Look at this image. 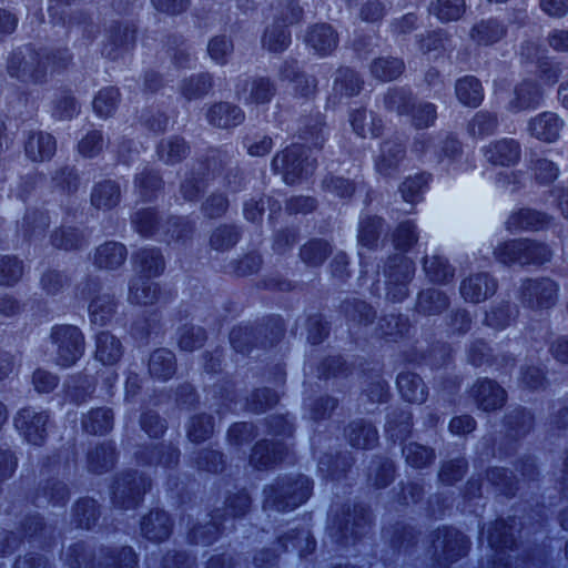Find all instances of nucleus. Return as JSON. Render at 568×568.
<instances>
[{
    "instance_id": "obj_25",
    "label": "nucleus",
    "mask_w": 568,
    "mask_h": 568,
    "mask_svg": "<svg viewBox=\"0 0 568 568\" xmlns=\"http://www.w3.org/2000/svg\"><path fill=\"white\" fill-rule=\"evenodd\" d=\"M449 304V297L445 292L428 287L418 293L415 310L424 316H435L447 310Z\"/></svg>"
},
{
    "instance_id": "obj_62",
    "label": "nucleus",
    "mask_w": 568,
    "mask_h": 568,
    "mask_svg": "<svg viewBox=\"0 0 568 568\" xmlns=\"http://www.w3.org/2000/svg\"><path fill=\"white\" fill-rule=\"evenodd\" d=\"M24 273V265L17 256L0 258V284L11 286L18 283Z\"/></svg>"
},
{
    "instance_id": "obj_20",
    "label": "nucleus",
    "mask_w": 568,
    "mask_h": 568,
    "mask_svg": "<svg viewBox=\"0 0 568 568\" xmlns=\"http://www.w3.org/2000/svg\"><path fill=\"white\" fill-rule=\"evenodd\" d=\"M141 531L146 539L161 542L170 537L172 521L165 511L152 510L142 518Z\"/></svg>"
},
{
    "instance_id": "obj_54",
    "label": "nucleus",
    "mask_w": 568,
    "mask_h": 568,
    "mask_svg": "<svg viewBox=\"0 0 568 568\" xmlns=\"http://www.w3.org/2000/svg\"><path fill=\"white\" fill-rule=\"evenodd\" d=\"M408 331V320L403 315L388 314L383 316L377 324V332L381 336L390 339L402 337Z\"/></svg>"
},
{
    "instance_id": "obj_40",
    "label": "nucleus",
    "mask_w": 568,
    "mask_h": 568,
    "mask_svg": "<svg viewBox=\"0 0 568 568\" xmlns=\"http://www.w3.org/2000/svg\"><path fill=\"white\" fill-rule=\"evenodd\" d=\"M190 148L180 136L163 139L156 146V155L165 164L181 162L189 154Z\"/></svg>"
},
{
    "instance_id": "obj_8",
    "label": "nucleus",
    "mask_w": 568,
    "mask_h": 568,
    "mask_svg": "<svg viewBox=\"0 0 568 568\" xmlns=\"http://www.w3.org/2000/svg\"><path fill=\"white\" fill-rule=\"evenodd\" d=\"M79 294L83 298H91L89 304V315L93 324L106 325L113 317L116 303L113 295L109 293H99L100 283L97 280L88 278L78 287Z\"/></svg>"
},
{
    "instance_id": "obj_61",
    "label": "nucleus",
    "mask_w": 568,
    "mask_h": 568,
    "mask_svg": "<svg viewBox=\"0 0 568 568\" xmlns=\"http://www.w3.org/2000/svg\"><path fill=\"white\" fill-rule=\"evenodd\" d=\"M429 174L419 173L407 178L400 185L399 192L405 202L416 203L420 201L424 190L427 187Z\"/></svg>"
},
{
    "instance_id": "obj_42",
    "label": "nucleus",
    "mask_w": 568,
    "mask_h": 568,
    "mask_svg": "<svg viewBox=\"0 0 568 568\" xmlns=\"http://www.w3.org/2000/svg\"><path fill=\"white\" fill-rule=\"evenodd\" d=\"M423 267L427 277L434 283L446 284L452 281L455 275V270L448 261L437 254L425 256Z\"/></svg>"
},
{
    "instance_id": "obj_27",
    "label": "nucleus",
    "mask_w": 568,
    "mask_h": 568,
    "mask_svg": "<svg viewBox=\"0 0 568 568\" xmlns=\"http://www.w3.org/2000/svg\"><path fill=\"white\" fill-rule=\"evenodd\" d=\"M405 145L398 141H386L382 144L381 154L375 160V168L379 174L393 175L405 156Z\"/></svg>"
},
{
    "instance_id": "obj_29",
    "label": "nucleus",
    "mask_w": 568,
    "mask_h": 568,
    "mask_svg": "<svg viewBox=\"0 0 568 568\" xmlns=\"http://www.w3.org/2000/svg\"><path fill=\"white\" fill-rule=\"evenodd\" d=\"M123 355L121 341L110 332H101L95 337L94 357L103 365L116 364Z\"/></svg>"
},
{
    "instance_id": "obj_41",
    "label": "nucleus",
    "mask_w": 568,
    "mask_h": 568,
    "mask_svg": "<svg viewBox=\"0 0 568 568\" xmlns=\"http://www.w3.org/2000/svg\"><path fill=\"white\" fill-rule=\"evenodd\" d=\"M205 168L202 163L194 165L180 185V194L185 201H196L206 187Z\"/></svg>"
},
{
    "instance_id": "obj_24",
    "label": "nucleus",
    "mask_w": 568,
    "mask_h": 568,
    "mask_svg": "<svg viewBox=\"0 0 568 568\" xmlns=\"http://www.w3.org/2000/svg\"><path fill=\"white\" fill-rule=\"evenodd\" d=\"M135 42V29L131 26H114L110 29L108 43L103 53L110 59H118L122 52L129 51Z\"/></svg>"
},
{
    "instance_id": "obj_30",
    "label": "nucleus",
    "mask_w": 568,
    "mask_h": 568,
    "mask_svg": "<svg viewBox=\"0 0 568 568\" xmlns=\"http://www.w3.org/2000/svg\"><path fill=\"white\" fill-rule=\"evenodd\" d=\"M151 277L138 274L129 286L128 300L131 304L151 305L158 301L159 286L150 281Z\"/></svg>"
},
{
    "instance_id": "obj_36",
    "label": "nucleus",
    "mask_w": 568,
    "mask_h": 568,
    "mask_svg": "<svg viewBox=\"0 0 568 568\" xmlns=\"http://www.w3.org/2000/svg\"><path fill=\"white\" fill-rule=\"evenodd\" d=\"M351 124L354 132L362 138H377L384 128L382 119L365 109L352 113Z\"/></svg>"
},
{
    "instance_id": "obj_13",
    "label": "nucleus",
    "mask_w": 568,
    "mask_h": 568,
    "mask_svg": "<svg viewBox=\"0 0 568 568\" xmlns=\"http://www.w3.org/2000/svg\"><path fill=\"white\" fill-rule=\"evenodd\" d=\"M481 152L486 161L493 165L514 166L521 158V145L515 139L503 138L483 146Z\"/></svg>"
},
{
    "instance_id": "obj_9",
    "label": "nucleus",
    "mask_w": 568,
    "mask_h": 568,
    "mask_svg": "<svg viewBox=\"0 0 568 568\" xmlns=\"http://www.w3.org/2000/svg\"><path fill=\"white\" fill-rule=\"evenodd\" d=\"M150 485L149 479L138 471L122 474L113 487V504L122 509L136 507Z\"/></svg>"
},
{
    "instance_id": "obj_60",
    "label": "nucleus",
    "mask_w": 568,
    "mask_h": 568,
    "mask_svg": "<svg viewBox=\"0 0 568 568\" xmlns=\"http://www.w3.org/2000/svg\"><path fill=\"white\" fill-rule=\"evenodd\" d=\"M383 220L377 216H365L359 222L358 243L367 248H373L379 237Z\"/></svg>"
},
{
    "instance_id": "obj_46",
    "label": "nucleus",
    "mask_w": 568,
    "mask_h": 568,
    "mask_svg": "<svg viewBox=\"0 0 568 568\" xmlns=\"http://www.w3.org/2000/svg\"><path fill=\"white\" fill-rule=\"evenodd\" d=\"M212 87V75L210 73H199L183 80L180 85V91L186 100L191 101L206 95Z\"/></svg>"
},
{
    "instance_id": "obj_56",
    "label": "nucleus",
    "mask_w": 568,
    "mask_h": 568,
    "mask_svg": "<svg viewBox=\"0 0 568 568\" xmlns=\"http://www.w3.org/2000/svg\"><path fill=\"white\" fill-rule=\"evenodd\" d=\"M430 11L440 21H456L465 13L466 3L465 0H436L432 3Z\"/></svg>"
},
{
    "instance_id": "obj_6",
    "label": "nucleus",
    "mask_w": 568,
    "mask_h": 568,
    "mask_svg": "<svg viewBox=\"0 0 568 568\" xmlns=\"http://www.w3.org/2000/svg\"><path fill=\"white\" fill-rule=\"evenodd\" d=\"M384 273L387 297L394 302H402L408 295V283L415 273L414 262L402 254H394L388 258Z\"/></svg>"
},
{
    "instance_id": "obj_38",
    "label": "nucleus",
    "mask_w": 568,
    "mask_h": 568,
    "mask_svg": "<svg viewBox=\"0 0 568 568\" xmlns=\"http://www.w3.org/2000/svg\"><path fill=\"white\" fill-rule=\"evenodd\" d=\"M410 152L419 160L427 163H440L439 139L435 135L422 133L414 138Z\"/></svg>"
},
{
    "instance_id": "obj_43",
    "label": "nucleus",
    "mask_w": 568,
    "mask_h": 568,
    "mask_svg": "<svg viewBox=\"0 0 568 568\" xmlns=\"http://www.w3.org/2000/svg\"><path fill=\"white\" fill-rule=\"evenodd\" d=\"M291 43V33L287 30V24L280 23L278 21L270 24L262 37V45L270 52H282L288 48Z\"/></svg>"
},
{
    "instance_id": "obj_22",
    "label": "nucleus",
    "mask_w": 568,
    "mask_h": 568,
    "mask_svg": "<svg viewBox=\"0 0 568 568\" xmlns=\"http://www.w3.org/2000/svg\"><path fill=\"white\" fill-rule=\"evenodd\" d=\"M126 256L128 251L122 243L110 241L97 247L93 264L100 270L113 271L124 264Z\"/></svg>"
},
{
    "instance_id": "obj_28",
    "label": "nucleus",
    "mask_w": 568,
    "mask_h": 568,
    "mask_svg": "<svg viewBox=\"0 0 568 568\" xmlns=\"http://www.w3.org/2000/svg\"><path fill=\"white\" fill-rule=\"evenodd\" d=\"M286 447L282 443L258 442L251 454L250 463L254 468H268L284 458Z\"/></svg>"
},
{
    "instance_id": "obj_17",
    "label": "nucleus",
    "mask_w": 568,
    "mask_h": 568,
    "mask_svg": "<svg viewBox=\"0 0 568 568\" xmlns=\"http://www.w3.org/2000/svg\"><path fill=\"white\" fill-rule=\"evenodd\" d=\"M542 100V92L537 83L523 81L517 84L507 103V110L511 113H519L536 109Z\"/></svg>"
},
{
    "instance_id": "obj_59",
    "label": "nucleus",
    "mask_w": 568,
    "mask_h": 568,
    "mask_svg": "<svg viewBox=\"0 0 568 568\" xmlns=\"http://www.w3.org/2000/svg\"><path fill=\"white\" fill-rule=\"evenodd\" d=\"M240 239V232L236 226L221 224L210 236V246L216 251H226L233 247Z\"/></svg>"
},
{
    "instance_id": "obj_63",
    "label": "nucleus",
    "mask_w": 568,
    "mask_h": 568,
    "mask_svg": "<svg viewBox=\"0 0 568 568\" xmlns=\"http://www.w3.org/2000/svg\"><path fill=\"white\" fill-rule=\"evenodd\" d=\"M51 241L53 246L65 251L78 250L87 243L84 235L73 227L55 231L51 236Z\"/></svg>"
},
{
    "instance_id": "obj_19",
    "label": "nucleus",
    "mask_w": 568,
    "mask_h": 568,
    "mask_svg": "<svg viewBox=\"0 0 568 568\" xmlns=\"http://www.w3.org/2000/svg\"><path fill=\"white\" fill-rule=\"evenodd\" d=\"M511 525H508L505 520H497L488 531V542L496 551L497 558L494 561L493 568H507L508 562L505 561L504 551L506 549H513L515 539L510 530Z\"/></svg>"
},
{
    "instance_id": "obj_12",
    "label": "nucleus",
    "mask_w": 568,
    "mask_h": 568,
    "mask_svg": "<svg viewBox=\"0 0 568 568\" xmlns=\"http://www.w3.org/2000/svg\"><path fill=\"white\" fill-rule=\"evenodd\" d=\"M343 516V518L336 516L332 520L331 535L336 541L343 542L349 536L357 538L366 534L371 524V516L365 507L355 506L353 514L348 510Z\"/></svg>"
},
{
    "instance_id": "obj_32",
    "label": "nucleus",
    "mask_w": 568,
    "mask_h": 568,
    "mask_svg": "<svg viewBox=\"0 0 568 568\" xmlns=\"http://www.w3.org/2000/svg\"><path fill=\"white\" fill-rule=\"evenodd\" d=\"M26 154L32 161L50 159L57 150L54 138L45 132H33L26 142Z\"/></svg>"
},
{
    "instance_id": "obj_52",
    "label": "nucleus",
    "mask_w": 568,
    "mask_h": 568,
    "mask_svg": "<svg viewBox=\"0 0 568 568\" xmlns=\"http://www.w3.org/2000/svg\"><path fill=\"white\" fill-rule=\"evenodd\" d=\"M404 69V62L397 58H378L371 65L373 77L382 81H392L398 78Z\"/></svg>"
},
{
    "instance_id": "obj_16",
    "label": "nucleus",
    "mask_w": 568,
    "mask_h": 568,
    "mask_svg": "<svg viewBox=\"0 0 568 568\" xmlns=\"http://www.w3.org/2000/svg\"><path fill=\"white\" fill-rule=\"evenodd\" d=\"M507 33L508 28L504 21L488 18L476 22L469 31V37L477 45L490 47L505 39Z\"/></svg>"
},
{
    "instance_id": "obj_48",
    "label": "nucleus",
    "mask_w": 568,
    "mask_h": 568,
    "mask_svg": "<svg viewBox=\"0 0 568 568\" xmlns=\"http://www.w3.org/2000/svg\"><path fill=\"white\" fill-rule=\"evenodd\" d=\"M499 125L498 116L488 111L477 112L468 122L467 130L470 136L484 139L496 132Z\"/></svg>"
},
{
    "instance_id": "obj_15",
    "label": "nucleus",
    "mask_w": 568,
    "mask_h": 568,
    "mask_svg": "<svg viewBox=\"0 0 568 568\" xmlns=\"http://www.w3.org/2000/svg\"><path fill=\"white\" fill-rule=\"evenodd\" d=\"M565 121L554 112H541L531 118L528 122V132L535 139L554 143L560 138Z\"/></svg>"
},
{
    "instance_id": "obj_51",
    "label": "nucleus",
    "mask_w": 568,
    "mask_h": 568,
    "mask_svg": "<svg viewBox=\"0 0 568 568\" xmlns=\"http://www.w3.org/2000/svg\"><path fill=\"white\" fill-rule=\"evenodd\" d=\"M115 458L114 447L111 444H101L88 454L90 471L101 474L113 467Z\"/></svg>"
},
{
    "instance_id": "obj_49",
    "label": "nucleus",
    "mask_w": 568,
    "mask_h": 568,
    "mask_svg": "<svg viewBox=\"0 0 568 568\" xmlns=\"http://www.w3.org/2000/svg\"><path fill=\"white\" fill-rule=\"evenodd\" d=\"M407 115L410 116V124L416 130H423L434 125L437 119V109L430 102L414 100Z\"/></svg>"
},
{
    "instance_id": "obj_33",
    "label": "nucleus",
    "mask_w": 568,
    "mask_h": 568,
    "mask_svg": "<svg viewBox=\"0 0 568 568\" xmlns=\"http://www.w3.org/2000/svg\"><path fill=\"white\" fill-rule=\"evenodd\" d=\"M349 444L355 448L368 449L378 440L376 428L365 420H354L345 429Z\"/></svg>"
},
{
    "instance_id": "obj_31",
    "label": "nucleus",
    "mask_w": 568,
    "mask_h": 568,
    "mask_svg": "<svg viewBox=\"0 0 568 568\" xmlns=\"http://www.w3.org/2000/svg\"><path fill=\"white\" fill-rule=\"evenodd\" d=\"M121 200V187L118 182L104 180L97 183L91 192V203L99 210H111Z\"/></svg>"
},
{
    "instance_id": "obj_35",
    "label": "nucleus",
    "mask_w": 568,
    "mask_h": 568,
    "mask_svg": "<svg viewBox=\"0 0 568 568\" xmlns=\"http://www.w3.org/2000/svg\"><path fill=\"white\" fill-rule=\"evenodd\" d=\"M148 367L152 377L166 381L176 371L175 355L168 348L155 349L149 358Z\"/></svg>"
},
{
    "instance_id": "obj_34",
    "label": "nucleus",
    "mask_w": 568,
    "mask_h": 568,
    "mask_svg": "<svg viewBox=\"0 0 568 568\" xmlns=\"http://www.w3.org/2000/svg\"><path fill=\"white\" fill-rule=\"evenodd\" d=\"M397 387L403 398L409 403L422 404L427 398L426 385L415 373H400L397 376Z\"/></svg>"
},
{
    "instance_id": "obj_50",
    "label": "nucleus",
    "mask_w": 568,
    "mask_h": 568,
    "mask_svg": "<svg viewBox=\"0 0 568 568\" xmlns=\"http://www.w3.org/2000/svg\"><path fill=\"white\" fill-rule=\"evenodd\" d=\"M332 253L328 242L320 239H313L305 243L300 251L302 261L308 266H320Z\"/></svg>"
},
{
    "instance_id": "obj_45",
    "label": "nucleus",
    "mask_w": 568,
    "mask_h": 568,
    "mask_svg": "<svg viewBox=\"0 0 568 568\" xmlns=\"http://www.w3.org/2000/svg\"><path fill=\"white\" fill-rule=\"evenodd\" d=\"M363 88V80L352 69L341 68L336 72L333 92L339 97L357 95Z\"/></svg>"
},
{
    "instance_id": "obj_11",
    "label": "nucleus",
    "mask_w": 568,
    "mask_h": 568,
    "mask_svg": "<svg viewBox=\"0 0 568 568\" xmlns=\"http://www.w3.org/2000/svg\"><path fill=\"white\" fill-rule=\"evenodd\" d=\"M433 548L437 560L453 562L467 554L468 541L460 531L444 527L435 532Z\"/></svg>"
},
{
    "instance_id": "obj_3",
    "label": "nucleus",
    "mask_w": 568,
    "mask_h": 568,
    "mask_svg": "<svg viewBox=\"0 0 568 568\" xmlns=\"http://www.w3.org/2000/svg\"><path fill=\"white\" fill-rule=\"evenodd\" d=\"M494 256L501 264L524 266L549 262L552 253L546 244L528 239H518L499 243L494 250Z\"/></svg>"
},
{
    "instance_id": "obj_58",
    "label": "nucleus",
    "mask_w": 568,
    "mask_h": 568,
    "mask_svg": "<svg viewBox=\"0 0 568 568\" xmlns=\"http://www.w3.org/2000/svg\"><path fill=\"white\" fill-rule=\"evenodd\" d=\"M406 463L414 468H423L430 465L436 455L433 448L418 443H409L403 448Z\"/></svg>"
},
{
    "instance_id": "obj_4",
    "label": "nucleus",
    "mask_w": 568,
    "mask_h": 568,
    "mask_svg": "<svg viewBox=\"0 0 568 568\" xmlns=\"http://www.w3.org/2000/svg\"><path fill=\"white\" fill-rule=\"evenodd\" d=\"M315 168L316 161L311 159L310 150L298 144L276 153L272 160V170L282 174L286 184H294L298 180L313 174Z\"/></svg>"
},
{
    "instance_id": "obj_21",
    "label": "nucleus",
    "mask_w": 568,
    "mask_h": 568,
    "mask_svg": "<svg viewBox=\"0 0 568 568\" xmlns=\"http://www.w3.org/2000/svg\"><path fill=\"white\" fill-rule=\"evenodd\" d=\"M206 119L213 126L230 129L240 125L245 115L240 106L229 102H219L210 106Z\"/></svg>"
},
{
    "instance_id": "obj_53",
    "label": "nucleus",
    "mask_w": 568,
    "mask_h": 568,
    "mask_svg": "<svg viewBox=\"0 0 568 568\" xmlns=\"http://www.w3.org/2000/svg\"><path fill=\"white\" fill-rule=\"evenodd\" d=\"M180 453L172 445L161 444L153 447L148 453L141 456L145 464L162 465L164 467L175 466L179 462Z\"/></svg>"
},
{
    "instance_id": "obj_2",
    "label": "nucleus",
    "mask_w": 568,
    "mask_h": 568,
    "mask_svg": "<svg viewBox=\"0 0 568 568\" xmlns=\"http://www.w3.org/2000/svg\"><path fill=\"white\" fill-rule=\"evenodd\" d=\"M311 490V480L305 476L280 478L264 489V508L293 510L308 499Z\"/></svg>"
},
{
    "instance_id": "obj_7",
    "label": "nucleus",
    "mask_w": 568,
    "mask_h": 568,
    "mask_svg": "<svg viewBox=\"0 0 568 568\" xmlns=\"http://www.w3.org/2000/svg\"><path fill=\"white\" fill-rule=\"evenodd\" d=\"M557 284L547 277L526 278L523 281L518 298L530 310H548L557 302Z\"/></svg>"
},
{
    "instance_id": "obj_37",
    "label": "nucleus",
    "mask_w": 568,
    "mask_h": 568,
    "mask_svg": "<svg viewBox=\"0 0 568 568\" xmlns=\"http://www.w3.org/2000/svg\"><path fill=\"white\" fill-rule=\"evenodd\" d=\"M138 272L146 277H156L165 267L164 258L156 248H141L133 255Z\"/></svg>"
},
{
    "instance_id": "obj_18",
    "label": "nucleus",
    "mask_w": 568,
    "mask_h": 568,
    "mask_svg": "<svg viewBox=\"0 0 568 568\" xmlns=\"http://www.w3.org/2000/svg\"><path fill=\"white\" fill-rule=\"evenodd\" d=\"M471 395L479 408L485 412L501 408L506 400V392L494 381L479 379L471 388Z\"/></svg>"
},
{
    "instance_id": "obj_23",
    "label": "nucleus",
    "mask_w": 568,
    "mask_h": 568,
    "mask_svg": "<svg viewBox=\"0 0 568 568\" xmlns=\"http://www.w3.org/2000/svg\"><path fill=\"white\" fill-rule=\"evenodd\" d=\"M306 43L318 55H328L337 48L338 37L329 24L321 23L310 29Z\"/></svg>"
},
{
    "instance_id": "obj_44",
    "label": "nucleus",
    "mask_w": 568,
    "mask_h": 568,
    "mask_svg": "<svg viewBox=\"0 0 568 568\" xmlns=\"http://www.w3.org/2000/svg\"><path fill=\"white\" fill-rule=\"evenodd\" d=\"M113 426V413L110 408L101 407L90 410L82 419L83 429L93 435L108 433Z\"/></svg>"
},
{
    "instance_id": "obj_1",
    "label": "nucleus",
    "mask_w": 568,
    "mask_h": 568,
    "mask_svg": "<svg viewBox=\"0 0 568 568\" xmlns=\"http://www.w3.org/2000/svg\"><path fill=\"white\" fill-rule=\"evenodd\" d=\"M71 57L67 50L52 55L34 51L30 48L13 50L7 60V73L24 83H41L45 80L48 68H65Z\"/></svg>"
},
{
    "instance_id": "obj_10",
    "label": "nucleus",
    "mask_w": 568,
    "mask_h": 568,
    "mask_svg": "<svg viewBox=\"0 0 568 568\" xmlns=\"http://www.w3.org/2000/svg\"><path fill=\"white\" fill-rule=\"evenodd\" d=\"M49 419L50 416L47 412H38L32 407H24L17 413L13 424L26 442L40 446L47 438Z\"/></svg>"
},
{
    "instance_id": "obj_5",
    "label": "nucleus",
    "mask_w": 568,
    "mask_h": 568,
    "mask_svg": "<svg viewBox=\"0 0 568 568\" xmlns=\"http://www.w3.org/2000/svg\"><path fill=\"white\" fill-rule=\"evenodd\" d=\"M51 339L57 346V364L62 367L72 366L84 353V336L77 326H54Z\"/></svg>"
},
{
    "instance_id": "obj_14",
    "label": "nucleus",
    "mask_w": 568,
    "mask_h": 568,
    "mask_svg": "<svg viewBox=\"0 0 568 568\" xmlns=\"http://www.w3.org/2000/svg\"><path fill=\"white\" fill-rule=\"evenodd\" d=\"M497 281L488 273L471 274L460 282L459 292L466 302L480 303L497 291Z\"/></svg>"
},
{
    "instance_id": "obj_47",
    "label": "nucleus",
    "mask_w": 568,
    "mask_h": 568,
    "mask_svg": "<svg viewBox=\"0 0 568 568\" xmlns=\"http://www.w3.org/2000/svg\"><path fill=\"white\" fill-rule=\"evenodd\" d=\"M244 90H248V95L244 97L246 103H268L275 94L274 83L268 78L264 77L247 81Z\"/></svg>"
},
{
    "instance_id": "obj_64",
    "label": "nucleus",
    "mask_w": 568,
    "mask_h": 568,
    "mask_svg": "<svg viewBox=\"0 0 568 568\" xmlns=\"http://www.w3.org/2000/svg\"><path fill=\"white\" fill-rule=\"evenodd\" d=\"M414 102V98L409 90L404 88L389 89L384 98L385 108L395 111L398 114H408L409 108Z\"/></svg>"
},
{
    "instance_id": "obj_55",
    "label": "nucleus",
    "mask_w": 568,
    "mask_h": 568,
    "mask_svg": "<svg viewBox=\"0 0 568 568\" xmlns=\"http://www.w3.org/2000/svg\"><path fill=\"white\" fill-rule=\"evenodd\" d=\"M119 100L120 92L116 88H104L95 95L93 100V109L100 118L106 119L116 110Z\"/></svg>"
},
{
    "instance_id": "obj_39",
    "label": "nucleus",
    "mask_w": 568,
    "mask_h": 568,
    "mask_svg": "<svg viewBox=\"0 0 568 568\" xmlns=\"http://www.w3.org/2000/svg\"><path fill=\"white\" fill-rule=\"evenodd\" d=\"M455 92L459 102L470 108L478 106L484 99L481 83L473 75H466L457 80Z\"/></svg>"
},
{
    "instance_id": "obj_57",
    "label": "nucleus",
    "mask_w": 568,
    "mask_h": 568,
    "mask_svg": "<svg viewBox=\"0 0 568 568\" xmlns=\"http://www.w3.org/2000/svg\"><path fill=\"white\" fill-rule=\"evenodd\" d=\"M417 225L407 220L397 225L393 233V242L397 250L408 252L418 242Z\"/></svg>"
},
{
    "instance_id": "obj_26",
    "label": "nucleus",
    "mask_w": 568,
    "mask_h": 568,
    "mask_svg": "<svg viewBox=\"0 0 568 568\" xmlns=\"http://www.w3.org/2000/svg\"><path fill=\"white\" fill-rule=\"evenodd\" d=\"M548 222V215L542 212L520 209L509 215L506 221V229L509 232L535 231L544 227Z\"/></svg>"
}]
</instances>
